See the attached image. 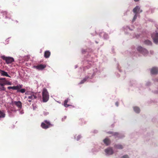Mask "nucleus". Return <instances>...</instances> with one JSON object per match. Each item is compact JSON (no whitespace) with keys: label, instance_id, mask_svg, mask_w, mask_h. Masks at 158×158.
Returning a JSON list of instances; mask_svg holds the SVG:
<instances>
[{"label":"nucleus","instance_id":"5701e85b","mask_svg":"<svg viewBox=\"0 0 158 158\" xmlns=\"http://www.w3.org/2000/svg\"><path fill=\"white\" fill-rule=\"evenodd\" d=\"M0 89L2 91H5L6 89L4 87V86H1V87H0Z\"/></svg>","mask_w":158,"mask_h":158},{"label":"nucleus","instance_id":"2eb2a0df","mask_svg":"<svg viewBox=\"0 0 158 158\" xmlns=\"http://www.w3.org/2000/svg\"><path fill=\"white\" fill-rule=\"evenodd\" d=\"M103 142L107 146L110 143V141L109 139L106 138L103 140Z\"/></svg>","mask_w":158,"mask_h":158},{"label":"nucleus","instance_id":"6e6552de","mask_svg":"<svg viewBox=\"0 0 158 158\" xmlns=\"http://www.w3.org/2000/svg\"><path fill=\"white\" fill-rule=\"evenodd\" d=\"M137 49L138 51L142 53L145 54L148 53V52L146 49L140 46H138Z\"/></svg>","mask_w":158,"mask_h":158},{"label":"nucleus","instance_id":"a878e982","mask_svg":"<svg viewBox=\"0 0 158 158\" xmlns=\"http://www.w3.org/2000/svg\"><path fill=\"white\" fill-rule=\"evenodd\" d=\"M113 135L118 136V133L117 132H115L113 134Z\"/></svg>","mask_w":158,"mask_h":158},{"label":"nucleus","instance_id":"4468645a","mask_svg":"<svg viewBox=\"0 0 158 158\" xmlns=\"http://www.w3.org/2000/svg\"><path fill=\"white\" fill-rule=\"evenodd\" d=\"M0 73L1 75L3 76H6L10 77L8 74L7 73L3 70H0Z\"/></svg>","mask_w":158,"mask_h":158},{"label":"nucleus","instance_id":"a211bd4d","mask_svg":"<svg viewBox=\"0 0 158 158\" xmlns=\"http://www.w3.org/2000/svg\"><path fill=\"white\" fill-rule=\"evenodd\" d=\"M5 114L3 111L0 110V118H3L5 117Z\"/></svg>","mask_w":158,"mask_h":158},{"label":"nucleus","instance_id":"20e7f679","mask_svg":"<svg viewBox=\"0 0 158 158\" xmlns=\"http://www.w3.org/2000/svg\"><path fill=\"white\" fill-rule=\"evenodd\" d=\"M52 125L48 121L45 120L43 122H42L41 125V127L43 129H47L51 126Z\"/></svg>","mask_w":158,"mask_h":158},{"label":"nucleus","instance_id":"1a4fd4ad","mask_svg":"<svg viewBox=\"0 0 158 158\" xmlns=\"http://www.w3.org/2000/svg\"><path fill=\"white\" fill-rule=\"evenodd\" d=\"M37 98V97L36 96V93H31V94H30V96H29L28 97V98L29 99V100H28V101L30 102L31 101V100L36 99Z\"/></svg>","mask_w":158,"mask_h":158},{"label":"nucleus","instance_id":"aec40b11","mask_svg":"<svg viewBox=\"0 0 158 158\" xmlns=\"http://www.w3.org/2000/svg\"><path fill=\"white\" fill-rule=\"evenodd\" d=\"M26 91V90L24 89H19L18 91H17V93L21 92L22 93H25Z\"/></svg>","mask_w":158,"mask_h":158},{"label":"nucleus","instance_id":"473e14b6","mask_svg":"<svg viewBox=\"0 0 158 158\" xmlns=\"http://www.w3.org/2000/svg\"><path fill=\"white\" fill-rule=\"evenodd\" d=\"M134 1L135 2H137L139 1V0H134Z\"/></svg>","mask_w":158,"mask_h":158},{"label":"nucleus","instance_id":"f257e3e1","mask_svg":"<svg viewBox=\"0 0 158 158\" xmlns=\"http://www.w3.org/2000/svg\"><path fill=\"white\" fill-rule=\"evenodd\" d=\"M43 100L44 102H46L49 99V95L47 89L44 88L42 91Z\"/></svg>","mask_w":158,"mask_h":158},{"label":"nucleus","instance_id":"393cba45","mask_svg":"<svg viewBox=\"0 0 158 158\" xmlns=\"http://www.w3.org/2000/svg\"><path fill=\"white\" fill-rule=\"evenodd\" d=\"M2 13L3 14V15H4L6 17V15L7 14V12L6 11H3L2 12Z\"/></svg>","mask_w":158,"mask_h":158},{"label":"nucleus","instance_id":"412c9836","mask_svg":"<svg viewBox=\"0 0 158 158\" xmlns=\"http://www.w3.org/2000/svg\"><path fill=\"white\" fill-rule=\"evenodd\" d=\"M144 43L147 45H152V43L149 40H146L144 41Z\"/></svg>","mask_w":158,"mask_h":158},{"label":"nucleus","instance_id":"f8f14e48","mask_svg":"<svg viewBox=\"0 0 158 158\" xmlns=\"http://www.w3.org/2000/svg\"><path fill=\"white\" fill-rule=\"evenodd\" d=\"M105 152L108 155H112L113 153V151L112 148H109L105 150Z\"/></svg>","mask_w":158,"mask_h":158},{"label":"nucleus","instance_id":"9b49d317","mask_svg":"<svg viewBox=\"0 0 158 158\" xmlns=\"http://www.w3.org/2000/svg\"><path fill=\"white\" fill-rule=\"evenodd\" d=\"M46 65L42 64H40L37 66H34V67L38 70H42L45 68Z\"/></svg>","mask_w":158,"mask_h":158},{"label":"nucleus","instance_id":"f3484780","mask_svg":"<svg viewBox=\"0 0 158 158\" xmlns=\"http://www.w3.org/2000/svg\"><path fill=\"white\" fill-rule=\"evenodd\" d=\"M114 147L117 148L119 149H122L123 148L122 145L121 144H116L114 146Z\"/></svg>","mask_w":158,"mask_h":158},{"label":"nucleus","instance_id":"2f4dec72","mask_svg":"<svg viewBox=\"0 0 158 158\" xmlns=\"http://www.w3.org/2000/svg\"><path fill=\"white\" fill-rule=\"evenodd\" d=\"M77 137V140H78L81 138V136H78Z\"/></svg>","mask_w":158,"mask_h":158},{"label":"nucleus","instance_id":"4be33fe9","mask_svg":"<svg viewBox=\"0 0 158 158\" xmlns=\"http://www.w3.org/2000/svg\"><path fill=\"white\" fill-rule=\"evenodd\" d=\"M102 34L103 35V36H104V37L105 38H106L107 36V34H106V33H105V32H102L101 33H100V35H101Z\"/></svg>","mask_w":158,"mask_h":158},{"label":"nucleus","instance_id":"cd10ccee","mask_svg":"<svg viewBox=\"0 0 158 158\" xmlns=\"http://www.w3.org/2000/svg\"><path fill=\"white\" fill-rule=\"evenodd\" d=\"M122 158H129V157L127 155H125L122 157Z\"/></svg>","mask_w":158,"mask_h":158},{"label":"nucleus","instance_id":"bb28decb","mask_svg":"<svg viewBox=\"0 0 158 158\" xmlns=\"http://www.w3.org/2000/svg\"><path fill=\"white\" fill-rule=\"evenodd\" d=\"M67 103H64V106L65 107H68L69 106H70V105L67 104Z\"/></svg>","mask_w":158,"mask_h":158},{"label":"nucleus","instance_id":"0eeeda50","mask_svg":"<svg viewBox=\"0 0 158 158\" xmlns=\"http://www.w3.org/2000/svg\"><path fill=\"white\" fill-rule=\"evenodd\" d=\"M152 37L153 40L154 42L156 44L158 43V33L157 31L155 33H154L152 34Z\"/></svg>","mask_w":158,"mask_h":158},{"label":"nucleus","instance_id":"c85d7f7f","mask_svg":"<svg viewBox=\"0 0 158 158\" xmlns=\"http://www.w3.org/2000/svg\"><path fill=\"white\" fill-rule=\"evenodd\" d=\"M142 12V10L140 9V8H139V10H137V12L138 13H140Z\"/></svg>","mask_w":158,"mask_h":158},{"label":"nucleus","instance_id":"ddd939ff","mask_svg":"<svg viewBox=\"0 0 158 158\" xmlns=\"http://www.w3.org/2000/svg\"><path fill=\"white\" fill-rule=\"evenodd\" d=\"M158 72V69L157 67H153L151 70V73L152 74H157Z\"/></svg>","mask_w":158,"mask_h":158},{"label":"nucleus","instance_id":"dca6fc26","mask_svg":"<svg viewBox=\"0 0 158 158\" xmlns=\"http://www.w3.org/2000/svg\"><path fill=\"white\" fill-rule=\"evenodd\" d=\"M51 54L50 52L49 51H45L44 54V56L46 58H48L50 56Z\"/></svg>","mask_w":158,"mask_h":158},{"label":"nucleus","instance_id":"f03ea898","mask_svg":"<svg viewBox=\"0 0 158 158\" xmlns=\"http://www.w3.org/2000/svg\"><path fill=\"white\" fill-rule=\"evenodd\" d=\"M1 58L3 60L5 61L6 63L7 64H11L14 61V59L11 57H7L5 56H1Z\"/></svg>","mask_w":158,"mask_h":158},{"label":"nucleus","instance_id":"7c9ffc66","mask_svg":"<svg viewBox=\"0 0 158 158\" xmlns=\"http://www.w3.org/2000/svg\"><path fill=\"white\" fill-rule=\"evenodd\" d=\"M115 105H116L117 106H118V102H116L115 103Z\"/></svg>","mask_w":158,"mask_h":158},{"label":"nucleus","instance_id":"423d86ee","mask_svg":"<svg viewBox=\"0 0 158 158\" xmlns=\"http://www.w3.org/2000/svg\"><path fill=\"white\" fill-rule=\"evenodd\" d=\"M11 104L12 106L14 105L16 106L19 110H20L22 107V104L21 102L20 101H12L11 102Z\"/></svg>","mask_w":158,"mask_h":158},{"label":"nucleus","instance_id":"c756f323","mask_svg":"<svg viewBox=\"0 0 158 158\" xmlns=\"http://www.w3.org/2000/svg\"><path fill=\"white\" fill-rule=\"evenodd\" d=\"M69 101V99H67L66 100H65L64 101V103H67Z\"/></svg>","mask_w":158,"mask_h":158},{"label":"nucleus","instance_id":"7ed1b4c3","mask_svg":"<svg viewBox=\"0 0 158 158\" xmlns=\"http://www.w3.org/2000/svg\"><path fill=\"white\" fill-rule=\"evenodd\" d=\"M12 82L7 80L5 78H0V86H4L6 85H11Z\"/></svg>","mask_w":158,"mask_h":158},{"label":"nucleus","instance_id":"9d476101","mask_svg":"<svg viewBox=\"0 0 158 158\" xmlns=\"http://www.w3.org/2000/svg\"><path fill=\"white\" fill-rule=\"evenodd\" d=\"M23 85H18L16 86H9L7 87L8 89H13L14 90H16L17 91H18L19 89H21Z\"/></svg>","mask_w":158,"mask_h":158},{"label":"nucleus","instance_id":"6ab92c4d","mask_svg":"<svg viewBox=\"0 0 158 158\" xmlns=\"http://www.w3.org/2000/svg\"><path fill=\"white\" fill-rule=\"evenodd\" d=\"M134 110L137 113H139L140 111L139 108L137 107H134Z\"/></svg>","mask_w":158,"mask_h":158},{"label":"nucleus","instance_id":"39448f33","mask_svg":"<svg viewBox=\"0 0 158 158\" xmlns=\"http://www.w3.org/2000/svg\"><path fill=\"white\" fill-rule=\"evenodd\" d=\"M137 10H139V7L138 6H136L135 8H134L132 10L133 12L135 14L132 20L133 22H134L137 19Z\"/></svg>","mask_w":158,"mask_h":158},{"label":"nucleus","instance_id":"b1692460","mask_svg":"<svg viewBox=\"0 0 158 158\" xmlns=\"http://www.w3.org/2000/svg\"><path fill=\"white\" fill-rule=\"evenodd\" d=\"M86 80V79L85 78L83 80L81 81L80 84H82L84 83Z\"/></svg>","mask_w":158,"mask_h":158}]
</instances>
